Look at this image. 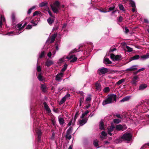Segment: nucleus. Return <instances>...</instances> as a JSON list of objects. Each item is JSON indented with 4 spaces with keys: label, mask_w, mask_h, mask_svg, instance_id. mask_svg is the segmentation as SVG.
Masks as SVG:
<instances>
[{
    "label": "nucleus",
    "mask_w": 149,
    "mask_h": 149,
    "mask_svg": "<svg viewBox=\"0 0 149 149\" xmlns=\"http://www.w3.org/2000/svg\"><path fill=\"white\" fill-rule=\"evenodd\" d=\"M117 96L115 94H111L109 95L107 98L104 100L102 102V105H105L107 104L113 103L114 101L116 102Z\"/></svg>",
    "instance_id": "f257e3e1"
},
{
    "label": "nucleus",
    "mask_w": 149,
    "mask_h": 149,
    "mask_svg": "<svg viewBox=\"0 0 149 149\" xmlns=\"http://www.w3.org/2000/svg\"><path fill=\"white\" fill-rule=\"evenodd\" d=\"M60 4L58 1L55 2L53 4L50 5L52 10L54 13H57L59 9Z\"/></svg>",
    "instance_id": "f03ea898"
},
{
    "label": "nucleus",
    "mask_w": 149,
    "mask_h": 149,
    "mask_svg": "<svg viewBox=\"0 0 149 149\" xmlns=\"http://www.w3.org/2000/svg\"><path fill=\"white\" fill-rule=\"evenodd\" d=\"M78 51H77V49H74L70 52L69 56L66 57L67 59L68 60H71L72 58L70 61L71 63H73L76 61L77 60V58L74 57V55H71V54Z\"/></svg>",
    "instance_id": "7ed1b4c3"
},
{
    "label": "nucleus",
    "mask_w": 149,
    "mask_h": 149,
    "mask_svg": "<svg viewBox=\"0 0 149 149\" xmlns=\"http://www.w3.org/2000/svg\"><path fill=\"white\" fill-rule=\"evenodd\" d=\"M132 138V136L130 133H125L121 136V138L123 140L130 141Z\"/></svg>",
    "instance_id": "20e7f679"
},
{
    "label": "nucleus",
    "mask_w": 149,
    "mask_h": 149,
    "mask_svg": "<svg viewBox=\"0 0 149 149\" xmlns=\"http://www.w3.org/2000/svg\"><path fill=\"white\" fill-rule=\"evenodd\" d=\"M139 81V77L137 76H134L132 78L131 83L132 85L136 86L137 84V83Z\"/></svg>",
    "instance_id": "39448f33"
},
{
    "label": "nucleus",
    "mask_w": 149,
    "mask_h": 149,
    "mask_svg": "<svg viewBox=\"0 0 149 149\" xmlns=\"http://www.w3.org/2000/svg\"><path fill=\"white\" fill-rule=\"evenodd\" d=\"M110 57L113 61H116L120 59L122 56L120 55H115L113 54H111L110 55Z\"/></svg>",
    "instance_id": "423d86ee"
},
{
    "label": "nucleus",
    "mask_w": 149,
    "mask_h": 149,
    "mask_svg": "<svg viewBox=\"0 0 149 149\" xmlns=\"http://www.w3.org/2000/svg\"><path fill=\"white\" fill-rule=\"evenodd\" d=\"M63 77V73L62 72H60L59 74H57L56 76V81H61L62 80L61 78Z\"/></svg>",
    "instance_id": "0eeeda50"
},
{
    "label": "nucleus",
    "mask_w": 149,
    "mask_h": 149,
    "mask_svg": "<svg viewBox=\"0 0 149 149\" xmlns=\"http://www.w3.org/2000/svg\"><path fill=\"white\" fill-rule=\"evenodd\" d=\"M27 24V23H25L22 26V24H19L17 26V28L18 29L19 31L24 28L25 26Z\"/></svg>",
    "instance_id": "6e6552de"
},
{
    "label": "nucleus",
    "mask_w": 149,
    "mask_h": 149,
    "mask_svg": "<svg viewBox=\"0 0 149 149\" xmlns=\"http://www.w3.org/2000/svg\"><path fill=\"white\" fill-rule=\"evenodd\" d=\"M58 120L60 125H63L65 123L64 119L61 116H58Z\"/></svg>",
    "instance_id": "1a4fd4ad"
},
{
    "label": "nucleus",
    "mask_w": 149,
    "mask_h": 149,
    "mask_svg": "<svg viewBox=\"0 0 149 149\" xmlns=\"http://www.w3.org/2000/svg\"><path fill=\"white\" fill-rule=\"evenodd\" d=\"M114 128V126L113 125H111L110 127L108 129V133L110 135H112V133L111 132L113 130Z\"/></svg>",
    "instance_id": "9d476101"
},
{
    "label": "nucleus",
    "mask_w": 149,
    "mask_h": 149,
    "mask_svg": "<svg viewBox=\"0 0 149 149\" xmlns=\"http://www.w3.org/2000/svg\"><path fill=\"white\" fill-rule=\"evenodd\" d=\"M36 132L38 135V140L39 141L41 136L42 132L40 130L38 129H36Z\"/></svg>",
    "instance_id": "9b49d317"
},
{
    "label": "nucleus",
    "mask_w": 149,
    "mask_h": 149,
    "mask_svg": "<svg viewBox=\"0 0 149 149\" xmlns=\"http://www.w3.org/2000/svg\"><path fill=\"white\" fill-rule=\"evenodd\" d=\"M137 65H133L130 68H127L126 70V71H133L136 70H137V68L136 67Z\"/></svg>",
    "instance_id": "f8f14e48"
},
{
    "label": "nucleus",
    "mask_w": 149,
    "mask_h": 149,
    "mask_svg": "<svg viewBox=\"0 0 149 149\" xmlns=\"http://www.w3.org/2000/svg\"><path fill=\"white\" fill-rule=\"evenodd\" d=\"M70 96V94H68V95H66L64 97H63L62 98L61 100L59 102V104H63L66 100V97H69Z\"/></svg>",
    "instance_id": "ddd939ff"
},
{
    "label": "nucleus",
    "mask_w": 149,
    "mask_h": 149,
    "mask_svg": "<svg viewBox=\"0 0 149 149\" xmlns=\"http://www.w3.org/2000/svg\"><path fill=\"white\" fill-rule=\"evenodd\" d=\"M21 33V32H16L15 31H13L9 32L7 33L6 34V35L8 36H13L14 35H18Z\"/></svg>",
    "instance_id": "4468645a"
},
{
    "label": "nucleus",
    "mask_w": 149,
    "mask_h": 149,
    "mask_svg": "<svg viewBox=\"0 0 149 149\" xmlns=\"http://www.w3.org/2000/svg\"><path fill=\"white\" fill-rule=\"evenodd\" d=\"M43 104L44 105L45 109L49 113L51 112V110L46 103V102H44L43 103Z\"/></svg>",
    "instance_id": "2eb2a0df"
},
{
    "label": "nucleus",
    "mask_w": 149,
    "mask_h": 149,
    "mask_svg": "<svg viewBox=\"0 0 149 149\" xmlns=\"http://www.w3.org/2000/svg\"><path fill=\"white\" fill-rule=\"evenodd\" d=\"M100 72L102 74H104L108 72V70L107 68H103L100 69Z\"/></svg>",
    "instance_id": "dca6fc26"
},
{
    "label": "nucleus",
    "mask_w": 149,
    "mask_h": 149,
    "mask_svg": "<svg viewBox=\"0 0 149 149\" xmlns=\"http://www.w3.org/2000/svg\"><path fill=\"white\" fill-rule=\"evenodd\" d=\"M125 126V125H117L116 126V130L119 131L121 130H123V127Z\"/></svg>",
    "instance_id": "f3484780"
},
{
    "label": "nucleus",
    "mask_w": 149,
    "mask_h": 149,
    "mask_svg": "<svg viewBox=\"0 0 149 149\" xmlns=\"http://www.w3.org/2000/svg\"><path fill=\"white\" fill-rule=\"evenodd\" d=\"M95 86L96 87V89L97 90L99 91H100L101 89V85L100 83L97 82V83L95 84Z\"/></svg>",
    "instance_id": "a211bd4d"
},
{
    "label": "nucleus",
    "mask_w": 149,
    "mask_h": 149,
    "mask_svg": "<svg viewBox=\"0 0 149 149\" xmlns=\"http://www.w3.org/2000/svg\"><path fill=\"white\" fill-rule=\"evenodd\" d=\"M47 3L46 1H45L39 4V6L41 7H45V10L47 9V7H48L47 6Z\"/></svg>",
    "instance_id": "6ab92c4d"
},
{
    "label": "nucleus",
    "mask_w": 149,
    "mask_h": 149,
    "mask_svg": "<svg viewBox=\"0 0 149 149\" xmlns=\"http://www.w3.org/2000/svg\"><path fill=\"white\" fill-rule=\"evenodd\" d=\"M87 121V119L86 118L83 119L79 121V124L81 125H83L85 124Z\"/></svg>",
    "instance_id": "aec40b11"
},
{
    "label": "nucleus",
    "mask_w": 149,
    "mask_h": 149,
    "mask_svg": "<svg viewBox=\"0 0 149 149\" xmlns=\"http://www.w3.org/2000/svg\"><path fill=\"white\" fill-rule=\"evenodd\" d=\"M147 84H142L139 86V90H143L146 88L147 87Z\"/></svg>",
    "instance_id": "412c9836"
},
{
    "label": "nucleus",
    "mask_w": 149,
    "mask_h": 149,
    "mask_svg": "<svg viewBox=\"0 0 149 149\" xmlns=\"http://www.w3.org/2000/svg\"><path fill=\"white\" fill-rule=\"evenodd\" d=\"M53 64V62L51 60H47L45 63V65L47 66H49L52 65Z\"/></svg>",
    "instance_id": "4be33fe9"
},
{
    "label": "nucleus",
    "mask_w": 149,
    "mask_h": 149,
    "mask_svg": "<svg viewBox=\"0 0 149 149\" xmlns=\"http://www.w3.org/2000/svg\"><path fill=\"white\" fill-rule=\"evenodd\" d=\"M41 88L42 91L45 92L47 91V88L46 85L43 84H42L41 85Z\"/></svg>",
    "instance_id": "5701e85b"
},
{
    "label": "nucleus",
    "mask_w": 149,
    "mask_h": 149,
    "mask_svg": "<svg viewBox=\"0 0 149 149\" xmlns=\"http://www.w3.org/2000/svg\"><path fill=\"white\" fill-rule=\"evenodd\" d=\"M56 36V34H54L51 36V40L50 42V43H52L54 41Z\"/></svg>",
    "instance_id": "b1692460"
},
{
    "label": "nucleus",
    "mask_w": 149,
    "mask_h": 149,
    "mask_svg": "<svg viewBox=\"0 0 149 149\" xmlns=\"http://www.w3.org/2000/svg\"><path fill=\"white\" fill-rule=\"evenodd\" d=\"M38 79L40 81H43L45 79V78L43 76H42L40 74L38 75Z\"/></svg>",
    "instance_id": "393cba45"
},
{
    "label": "nucleus",
    "mask_w": 149,
    "mask_h": 149,
    "mask_svg": "<svg viewBox=\"0 0 149 149\" xmlns=\"http://www.w3.org/2000/svg\"><path fill=\"white\" fill-rule=\"evenodd\" d=\"M130 98V96H127L125 97L120 101V102H123L125 101H127L129 100Z\"/></svg>",
    "instance_id": "a878e982"
},
{
    "label": "nucleus",
    "mask_w": 149,
    "mask_h": 149,
    "mask_svg": "<svg viewBox=\"0 0 149 149\" xmlns=\"http://www.w3.org/2000/svg\"><path fill=\"white\" fill-rule=\"evenodd\" d=\"M139 55H135L131 58V60H137L139 58Z\"/></svg>",
    "instance_id": "bb28decb"
},
{
    "label": "nucleus",
    "mask_w": 149,
    "mask_h": 149,
    "mask_svg": "<svg viewBox=\"0 0 149 149\" xmlns=\"http://www.w3.org/2000/svg\"><path fill=\"white\" fill-rule=\"evenodd\" d=\"M93 144L94 146L97 147V148H98V147H97L98 146V141L97 140H95L93 141Z\"/></svg>",
    "instance_id": "cd10ccee"
},
{
    "label": "nucleus",
    "mask_w": 149,
    "mask_h": 149,
    "mask_svg": "<svg viewBox=\"0 0 149 149\" xmlns=\"http://www.w3.org/2000/svg\"><path fill=\"white\" fill-rule=\"evenodd\" d=\"M141 58L143 60L149 58V54H146L141 56Z\"/></svg>",
    "instance_id": "c85d7f7f"
},
{
    "label": "nucleus",
    "mask_w": 149,
    "mask_h": 149,
    "mask_svg": "<svg viewBox=\"0 0 149 149\" xmlns=\"http://www.w3.org/2000/svg\"><path fill=\"white\" fill-rule=\"evenodd\" d=\"M104 63L106 64H110L111 63V62L108 58H106L104 59Z\"/></svg>",
    "instance_id": "c756f323"
},
{
    "label": "nucleus",
    "mask_w": 149,
    "mask_h": 149,
    "mask_svg": "<svg viewBox=\"0 0 149 149\" xmlns=\"http://www.w3.org/2000/svg\"><path fill=\"white\" fill-rule=\"evenodd\" d=\"M72 127H70L67 131L66 134H70L72 132Z\"/></svg>",
    "instance_id": "7c9ffc66"
},
{
    "label": "nucleus",
    "mask_w": 149,
    "mask_h": 149,
    "mask_svg": "<svg viewBox=\"0 0 149 149\" xmlns=\"http://www.w3.org/2000/svg\"><path fill=\"white\" fill-rule=\"evenodd\" d=\"M48 23L49 24H51L54 22V20L53 19H52L50 18H49L47 19V20Z\"/></svg>",
    "instance_id": "2f4dec72"
},
{
    "label": "nucleus",
    "mask_w": 149,
    "mask_h": 149,
    "mask_svg": "<svg viewBox=\"0 0 149 149\" xmlns=\"http://www.w3.org/2000/svg\"><path fill=\"white\" fill-rule=\"evenodd\" d=\"M104 123L102 121H101L100 122V128L101 130H103L104 129L103 127Z\"/></svg>",
    "instance_id": "473e14b6"
},
{
    "label": "nucleus",
    "mask_w": 149,
    "mask_h": 149,
    "mask_svg": "<svg viewBox=\"0 0 149 149\" xmlns=\"http://www.w3.org/2000/svg\"><path fill=\"white\" fill-rule=\"evenodd\" d=\"M130 4L132 7H136L135 2L132 0H130Z\"/></svg>",
    "instance_id": "72a5a7b5"
},
{
    "label": "nucleus",
    "mask_w": 149,
    "mask_h": 149,
    "mask_svg": "<svg viewBox=\"0 0 149 149\" xmlns=\"http://www.w3.org/2000/svg\"><path fill=\"white\" fill-rule=\"evenodd\" d=\"M125 79H122L121 80H119L117 82V84L118 85H120L122 84V83L125 81Z\"/></svg>",
    "instance_id": "f704fd0d"
},
{
    "label": "nucleus",
    "mask_w": 149,
    "mask_h": 149,
    "mask_svg": "<svg viewBox=\"0 0 149 149\" xmlns=\"http://www.w3.org/2000/svg\"><path fill=\"white\" fill-rule=\"evenodd\" d=\"M101 135L102 136H101V138L103 139L104 137L107 136V134L104 131H102V132Z\"/></svg>",
    "instance_id": "c9c22d12"
},
{
    "label": "nucleus",
    "mask_w": 149,
    "mask_h": 149,
    "mask_svg": "<svg viewBox=\"0 0 149 149\" xmlns=\"http://www.w3.org/2000/svg\"><path fill=\"white\" fill-rule=\"evenodd\" d=\"M89 112V111L88 110H86L84 113L82 114L81 118H83L85 116L87 115Z\"/></svg>",
    "instance_id": "e433bc0d"
},
{
    "label": "nucleus",
    "mask_w": 149,
    "mask_h": 149,
    "mask_svg": "<svg viewBox=\"0 0 149 149\" xmlns=\"http://www.w3.org/2000/svg\"><path fill=\"white\" fill-rule=\"evenodd\" d=\"M46 10L47 11L50 15V16H51L52 17H53V16L52 14L49 9L48 7H47V9H46Z\"/></svg>",
    "instance_id": "4c0bfd02"
},
{
    "label": "nucleus",
    "mask_w": 149,
    "mask_h": 149,
    "mask_svg": "<svg viewBox=\"0 0 149 149\" xmlns=\"http://www.w3.org/2000/svg\"><path fill=\"white\" fill-rule=\"evenodd\" d=\"M126 48L127 49L128 52H131L132 51L133 49L132 48L130 47L129 46H126Z\"/></svg>",
    "instance_id": "58836bf2"
},
{
    "label": "nucleus",
    "mask_w": 149,
    "mask_h": 149,
    "mask_svg": "<svg viewBox=\"0 0 149 149\" xmlns=\"http://www.w3.org/2000/svg\"><path fill=\"white\" fill-rule=\"evenodd\" d=\"M121 122V120L119 119H115L113 120V122L114 123L118 124Z\"/></svg>",
    "instance_id": "ea45409f"
},
{
    "label": "nucleus",
    "mask_w": 149,
    "mask_h": 149,
    "mask_svg": "<svg viewBox=\"0 0 149 149\" xmlns=\"http://www.w3.org/2000/svg\"><path fill=\"white\" fill-rule=\"evenodd\" d=\"M109 91V88L108 87H106L103 90V91L105 93H107Z\"/></svg>",
    "instance_id": "a19ab883"
},
{
    "label": "nucleus",
    "mask_w": 149,
    "mask_h": 149,
    "mask_svg": "<svg viewBox=\"0 0 149 149\" xmlns=\"http://www.w3.org/2000/svg\"><path fill=\"white\" fill-rule=\"evenodd\" d=\"M119 7L120 9L121 10H124V8L122 4H119Z\"/></svg>",
    "instance_id": "79ce46f5"
},
{
    "label": "nucleus",
    "mask_w": 149,
    "mask_h": 149,
    "mask_svg": "<svg viewBox=\"0 0 149 149\" xmlns=\"http://www.w3.org/2000/svg\"><path fill=\"white\" fill-rule=\"evenodd\" d=\"M91 99V97L90 95H89L87 97L86 100L87 101H90Z\"/></svg>",
    "instance_id": "37998d69"
},
{
    "label": "nucleus",
    "mask_w": 149,
    "mask_h": 149,
    "mask_svg": "<svg viewBox=\"0 0 149 149\" xmlns=\"http://www.w3.org/2000/svg\"><path fill=\"white\" fill-rule=\"evenodd\" d=\"M11 18L12 20V21L13 22H14L15 20V17L14 14H12L11 16Z\"/></svg>",
    "instance_id": "c03bdc74"
},
{
    "label": "nucleus",
    "mask_w": 149,
    "mask_h": 149,
    "mask_svg": "<svg viewBox=\"0 0 149 149\" xmlns=\"http://www.w3.org/2000/svg\"><path fill=\"white\" fill-rule=\"evenodd\" d=\"M1 22H4L5 21V19L3 15H1Z\"/></svg>",
    "instance_id": "a18cd8bd"
},
{
    "label": "nucleus",
    "mask_w": 149,
    "mask_h": 149,
    "mask_svg": "<svg viewBox=\"0 0 149 149\" xmlns=\"http://www.w3.org/2000/svg\"><path fill=\"white\" fill-rule=\"evenodd\" d=\"M45 56V52H42L40 54V55L39 56V57L41 58L44 56Z\"/></svg>",
    "instance_id": "49530a36"
},
{
    "label": "nucleus",
    "mask_w": 149,
    "mask_h": 149,
    "mask_svg": "<svg viewBox=\"0 0 149 149\" xmlns=\"http://www.w3.org/2000/svg\"><path fill=\"white\" fill-rule=\"evenodd\" d=\"M66 137L67 139H68L69 140H70L71 139L72 136L70 134H66Z\"/></svg>",
    "instance_id": "de8ad7c7"
},
{
    "label": "nucleus",
    "mask_w": 149,
    "mask_h": 149,
    "mask_svg": "<svg viewBox=\"0 0 149 149\" xmlns=\"http://www.w3.org/2000/svg\"><path fill=\"white\" fill-rule=\"evenodd\" d=\"M114 9V7L113 6L112 7H110L109 8V10L107 11V12H109V11L113 10Z\"/></svg>",
    "instance_id": "09e8293b"
},
{
    "label": "nucleus",
    "mask_w": 149,
    "mask_h": 149,
    "mask_svg": "<svg viewBox=\"0 0 149 149\" xmlns=\"http://www.w3.org/2000/svg\"><path fill=\"white\" fill-rule=\"evenodd\" d=\"M145 69V68H143L141 69H139V70H138L137 71L136 73H137L139 72H141V71L144 70Z\"/></svg>",
    "instance_id": "8fccbe9b"
},
{
    "label": "nucleus",
    "mask_w": 149,
    "mask_h": 149,
    "mask_svg": "<svg viewBox=\"0 0 149 149\" xmlns=\"http://www.w3.org/2000/svg\"><path fill=\"white\" fill-rule=\"evenodd\" d=\"M124 29L125 30V32L126 33H128L129 31L128 29H127V27H125L124 28Z\"/></svg>",
    "instance_id": "3c124183"
},
{
    "label": "nucleus",
    "mask_w": 149,
    "mask_h": 149,
    "mask_svg": "<svg viewBox=\"0 0 149 149\" xmlns=\"http://www.w3.org/2000/svg\"><path fill=\"white\" fill-rule=\"evenodd\" d=\"M32 27V26L31 25H28L26 27L27 29H31Z\"/></svg>",
    "instance_id": "603ef678"
},
{
    "label": "nucleus",
    "mask_w": 149,
    "mask_h": 149,
    "mask_svg": "<svg viewBox=\"0 0 149 149\" xmlns=\"http://www.w3.org/2000/svg\"><path fill=\"white\" fill-rule=\"evenodd\" d=\"M31 23L34 26H36L37 24V22H35L33 20L31 21Z\"/></svg>",
    "instance_id": "864d4df0"
},
{
    "label": "nucleus",
    "mask_w": 149,
    "mask_h": 149,
    "mask_svg": "<svg viewBox=\"0 0 149 149\" xmlns=\"http://www.w3.org/2000/svg\"><path fill=\"white\" fill-rule=\"evenodd\" d=\"M37 71L38 72H40L41 70V69L40 66H38L37 68Z\"/></svg>",
    "instance_id": "5fc2aeb1"
},
{
    "label": "nucleus",
    "mask_w": 149,
    "mask_h": 149,
    "mask_svg": "<svg viewBox=\"0 0 149 149\" xmlns=\"http://www.w3.org/2000/svg\"><path fill=\"white\" fill-rule=\"evenodd\" d=\"M38 12L37 11H36L33 13V16H36V15H37V14H38Z\"/></svg>",
    "instance_id": "6e6d98bb"
},
{
    "label": "nucleus",
    "mask_w": 149,
    "mask_h": 149,
    "mask_svg": "<svg viewBox=\"0 0 149 149\" xmlns=\"http://www.w3.org/2000/svg\"><path fill=\"white\" fill-rule=\"evenodd\" d=\"M52 56L51 52H49L47 54V56L49 58L51 57Z\"/></svg>",
    "instance_id": "4d7b16f0"
},
{
    "label": "nucleus",
    "mask_w": 149,
    "mask_h": 149,
    "mask_svg": "<svg viewBox=\"0 0 149 149\" xmlns=\"http://www.w3.org/2000/svg\"><path fill=\"white\" fill-rule=\"evenodd\" d=\"M79 115V114L78 112H77L76 113L75 116H74V120H75L76 119L77 117Z\"/></svg>",
    "instance_id": "13d9d810"
},
{
    "label": "nucleus",
    "mask_w": 149,
    "mask_h": 149,
    "mask_svg": "<svg viewBox=\"0 0 149 149\" xmlns=\"http://www.w3.org/2000/svg\"><path fill=\"white\" fill-rule=\"evenodd\" d=\"M116 116H117L118 118H122V116H120V114H117L116 115Z\"/></svg>",
    "instance_id": "bf43d9fd"
},
{
    "label": "nucleus",
    "mask_w": 149,
    "mask_h": 149,
    "mask_svg": "<svg viewBox=\"0 0 149 149\" xmlns=\"http://www.w3.org/2000/svg\"><path fill=\"white\" fill-rule=\"evenodd\" d=\"M123 20L122 17L120 16L119 17L118 20L120 22H121Z\"/></svg>",
    "instance_id": "052dcab7"
},
{
    "label": "nucleus",
    "mask_w": 149,
    "mask_h": 149,
    "mask_svg": "<svg viewBox=\"0 0 149 149\" xmlns=\"http://www.w3.org/2000/svg\"><path fill=\"white\" fill-rule=\"evenodd\" d=\"M32 10L31 8H30V9H29L28 10V14H30L31 12V11Z\"/></svg>",
    "instance_id": "680f3d73"
},
{
    "label": "nucleus",
    "mask_w": 149,
    "mask_h": 149,
    "mask_svg": "<svg viewBox=\"0 0 149 149\" xmlns=\"http://www.w3.org/2000/svg\"><path fill=\"white\" fill-rule=\"evenodd\" d=\"M136 7H132V11L133 12H135L136 10Z\"/></svg>",
    "instance_id": "e2e57ef3"
},
{
    "label": "nucleus",
    "mask_w": 149,
    "mask_h": 149,
    "mask_svg": "<svg viewBox=\"0 0 149 149\" xmlns=\"http://www.w3.org/2000/svg\"><path fill=\"white\" fill-rule=\"evenodd\" d=\"M56 53V51H55V49L54 48V51H53V52H52V54L54 55L55 53Z\"/></svg>",
    "instance_id": "0e129e2a"
},
{
    "label": "nucleus",
    "mask_w": 149,
    "mask_h": 149,
    "mask_svg": "<svg viewBox=\"0 0 149 149\" xmlns=\"http://www.w3.org/2000/svg\"><path fill=\"white\" fill-rule=\"evenodd\" d=\"M72 121L71 120L69 122V123L68 124V126H70L72 124Z\"/></svg>",
    "instance_id": "69168bd1"
},
{
    "label": "nucleus",
    "mask_w": 149,
    "mask_h": 149,
    "mask_svg": "<svg viewBox=\"0 0 149 149\" xmlns=\"http://www.w3.org/2000/svg\"><path fill=\"white\" fill-rule=\"evenodd\" d=\"M66 68H62L61 70V71L63 72L65 71L66 70Z\"/></svg>",
    "instance_id": "338daca9"
},
{
    "label": "nucleus",
    "mask_w": 149,
    "mask_h": 149,
    "mask_svg": "<svg viewBox=\"0 0 149 149\" xmlns=\"http://www.w3.org/2000/svg\"><path fill=\"white\" fill-rule=\"evenodd\" d=\"M2 22H1L0 21V27H1L2 26Z\"/></svg>",
    "instance_id": "774afa93"
}]
</instances>
